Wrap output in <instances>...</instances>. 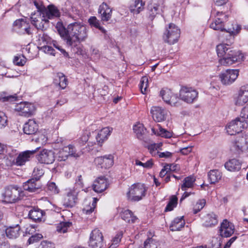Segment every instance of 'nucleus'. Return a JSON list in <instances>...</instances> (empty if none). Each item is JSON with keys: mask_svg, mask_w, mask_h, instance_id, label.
Listing matches in <instances>:
<instances>
[{"mask_svg": "<svg viewBox=\"0 0 248 248\" xmlns=\"http://www.w3.org/2000/svg\"><path fill=\"white\" fill-rule=\"evenodd\" d=\"M56 28L67 46L74 51L79 43L85 41L88 36L86 26L80 22L70 23L66 28L62 23L58 22Z\"/></svg>", "mask_w": 248, "mask_h": 248, "instance_id": "nucleus-1", "label": "nucleus"}, {"mask_svg": "<svg viewBox=\"0 0 248 248\" xmlns=\"http://www.w3.org/2000/svg\"><path fill=\"white\" fill-rule=\"evenodd\" d=\"M216 50L218 57L222 58L219 60V62L224 66L231 65L239 61L243 58L242 53L227 44H220L217 46Z\"/></svg>", "mask_w": 248, "mask_h": 248, "instance_id": "nucleus-2", "label": "nucleus"}, {"mask_svg": "<svg viewBox=\"0 0 248 248\" xmlns=\"http://www.w3.org/2000/svg\"><path fill=\"white\" fill-rule=\"evenodd\" d=\"M226 19L227 16L224 14L222 12H217L215 19L210 25V27L214 30L226 31L229 33L230 37L232 38V35H235L239 33L241 27L237 24H232V27L225 28L224 23Z\"/></svg>", "mask_w": 248, "mask_h": 248, "instance_id": "nucleus-3", "label": "nucleus"}, {"mask_svg": "<svg viewBox=\"0 0 248 248\" xmlns=\"http://www.w3.org/2000/svg\"><path fill=\"white\" fill-rule=\"evenodd\" d=\"M248 110L244 108L242 109L240 116L229 123L227 126V133L233 135L243 131L248 127Z\"/></svg>", "mask_w": 248, "mask_h": 248, "instance_id": "nucleus-4", "label": "nucleus"}, {"mask_svg": "<svg viewBox=\"0 0 248 248\" xmlns=\"http://www.w3.org/2000/svg\"><path fill=\"white\" fill-rule=\"evenodd\" d=\"M23 196L21 189L16 186H9L5 188L1 194L2 202L7 203H15L20 200Z\"/></svg>", "mask_w": 248, "mask_h": 248, "instance_id": "nucleus-5", "label": "nucleus"}, {"mask_svg": "<svg viewBox=\"0 0 248 248\" xmlns=\"http://www.w3.org/2000/svg\"><path fill=\"white\" fill-rule=\"evenodd\" d=\"M146 190L147 189L144 184H134L129 188L127 193V199L133 202L139 201L145 197Z\"/></svg>", "mask_w": 248, "mask_h": 248, "instance_id": "nucleus-6", "label": "nucleus"}, {"mask_svg": "<svg viewBox=\"0 0 248 248\" xmlns=\"http://www.w3.org/2000/svg\"><path fill=\"white\" fill-rule=\"evenodd\" d=\"M180 36L179 29L175 24L170 23L164 32L163 40L166 43L173 45L178 42Z\"/></svg>", "mask_w": 248, "mask_h": 248, "instance_id": "nucleus-7", "label": "nucleus"}, {"mask_svg": "<svg viewBox=\"0 0 248 248\" xmlns=\"http://www.w3.org/2000/svg\"><path fill=\"white\" fill-rule=\"evenodd\" d=\"M31 24L38 30H43L45 24L48 22L44 11H36L31 16Z\"/></svg>", "mask_w": 248, "mask_h": 248, "instance_id": "nucleus-8", "label": "nucleus"}, {"mask_svg": "<svg viewBox=\"0 0 248 248\" xmlns=\"http://www.w3.org/2000/svg\"><path fill=\"white\" fill-rule=\"evenodd\" d=\"M14 109L21 116L30 117L34 113L35 107L32 103L21 102L15 105Z\"/></svg>", "mask_w": 248, "mask_h": 248, "instance_id": "nucleus-9", "label": "nucleus"}, {"mask_svg": "<svg viewBox=\"0 0 248 248\" xmlns=\"http://www.w3.org/2000/svg\"><path fill=\"white\" fill-rule=\"evenodd\" d=\"M198 93L191 87H183L180 90V98L187 103H193L198 97Z\"/></svg>", "mask_w": 248, "mask_h": 248, "instance_id": "nucleus-10", "label": "nucleus"}, {"mask_svg": "<svg viewBox=\"0 0 248 248\" xmlns=\"http://www.w3.org/2000/svg\"><path fill=\"white\" fill-rule=\"evenodd\" d=\"M239 71L236 69H228L221 73L219 78L223 85H229L232 83L237 78Z\"/></svg>", "mask_w": 248, "mask_h": 248, "instance_id": "nucleus-11", "label": "nucleus"}, {"mask_svg": "<svg viewBox=\"0 0 248 248\" xmlns=\"http://www.w3.org/2000/svg\"><path fill=\"white\" fill-rule=\"evenodd\" d=\"M103 235L98 229L93 230L91 234L89 245L92 248H101L103 246Z\"/></svg>", "mask_w": 248, "mask_h": 248, "instance_id": "nucleus-12", "label": "nucleus"}, {"mask_svg": "<svg viewBox=\"0 0 248 248\" xmlns=\"http://www.w3.org/2000/svg\"><path fill=\"white\" fill-rule=\"evenodd\" d=\"M160 94L164 101L171 106H177L180 100V98L168 88L162 89L160 91Z\"/></svg>", "mask_w": 248, "mask_h": 248, "instance_id": "nucleus-13", "label": "nucleus"}, {"mask_svg": "<svg viewBox=\"0 0 248 248\" xmlns=\"http://www.w3.org/2000/svg\"><path fill=\"white\" fill-rule=\"evenodd\" d=\"M39 148V147H37L34 150H27L20 153L15 161H13L14 164L17 166L24 165L27 162L30 160L31 158L33 156V155Z\"/></svg>", "mask_w": 248, "mask_h": 248, "instance_id": "nucleus-14", "label": "nucleus"}, {"mask_svg": "<svg viewBox=\"0 0 248 248\" xmlns=\"http://www.w3.org/2000/svg\"><path fill=\"white\" fill-rule=\"evenodd\" d=\"M234 226L231 222L225 219L221 223L219 228V235L222 237H230L234 231Z\"/></svg>", "mask_w": 248, "mask_h": 248, "instance_id": "nucleus-15", "label": "nucleus"}, {"mask_svg": "<svg viewBox=\"0 0 248 248\" xmlns=\"http://www.w3.org/2000/svg\"><path fill=\"white\" fill-rule=\"evenodd\" d=\"M96 165L101 168L108 169L110 168L114 164V156L108 154L104 156H99L94 159Z\"/></svg>", "mask_w": 248, "mask_h": 248, "instance_id": "nucleus-16", "label": "nucleus"}, {"mask_svg": "<svg viewBox=\"0 0 248 248\" xmlns=\"http://www.w3.org/2000/svg\"><path fill=\"white\" fill-rule=\"evenodd\" d=\"M78 189L73 188L70 189L64 199V204L69 207L74 206L78 202V196L79 193Z\"/></svg>", "mask_w": 248, "mask_h": 248, "instance_id": "nucleus-17", "label": "nucleus"}, {"mask_svg": "<svg viewBox=\"0 0 248 248\" xmlns=\"http://www.w3.org/2000/svg\"><path fill=\"white\" fill-rule=\"evenodd\" d=\"M234 100L237 106H243L248 101V85L241 87Z\"/></svg>", "mask_w": 248, "mask_h": 248, "instance_id": "nucleus-18", "label": "nucleus"}, {"mask_svg": "<svg viewBox=\"0 0 248 248\" xmlns=\"http://www.w3.org/2000/svg\"><path fill=\"white\" fill-rule=\"evenodd\" d=\"M37 159L41 163L52 164L55 160L54 153L51 150L44 149L38 155Z\"/></svg>", "mask_w": 248, "mask_h": 248, "instance_id": "nucleus-19", "label": "nucleus"}, {"mask_svg": "<svg viewBox=\"0 0 248 248\" xmlns=\"http://www.w3.org/2000/svg\"><path fill=\"white\" fill-rule=\"evenodd\" d=\"M153 119L157 122L164 121L166 118L167 112L166 109L158 106H153L151 109Z\"/></svg>", "mask_w": 248, "mask_h": 248, "instance_id": "nucleus-20", "label": "nucleus"}, {"mask_svg": "<svg viewBox=\"0 0 248 248\" xmlns=\"http://www.w3.org/2000/svg\"><path fill=\"white\" fill-rule=\"evenodd\" d=\"M201 218L203 225L206 227H212L218 223V217L213 212L202 215Z\"/></svg>", "mask_w": 248, "mask_h": 248, "instance_id": "nucleus-21", "label": "nucleus"}, {"mask_svg": "<svg viewBox=\"0 0 248 248\" xmlns=\"http://www.w3.org/2000/svg\"><path fill=\"white\" fill-rule=\"evenodd\" d=\"M108 183L107 179L104 176L98 177L93 185V190L97 193H101L105 190L108 187Z\"/></svg>", "mask_w": 248, "mask_h": 248, "instance_id": "nucleus-22", "label": "nucleus"}, {"mask_svg": "<svg viewBox=\"0 0 248 248\" xmlns=\"http://www.w3.org/2000/svg\"><path fill=\"white\" fill-rule=\"evenodd\" d=\"M98 13L100 15L102 21H108L111 17L112 9L107 3L103 2L99 6Z\"/></svg>", "mask_w": 248, "mask_h": 248, "instance_id": "nucleus-23", "label": "nucleus"}, {"mask_svg": "<svg viewBox=\"0 0 248 248\" xmlns=\"http://www.w3.org/2000/svg\"><path fill=\"white\" fill-rule=\"evenodd\" d=\"M23 187L25 190L34 192L41 188V185L37 180L31 178L23 184Z\"/></svg>", "mask_w": 248, "mask_h": 248, "instance_id": "nucleus-24", "label": "nucleus"}, {"mask_svg": "<svg viewBox=\"0 0 248 248\" xmlns=\"http://www.w3.org/2000/svg\"><path fill=\"white\" fill-rule=\"evenodd\" d=\"M112 129L109 127H106L100 130L96 137L98 144L101 146L102 143L107 140L110 135Z\"/></svg>", "mask_w": 248, "mask_h": 248, "instance_id": "nucleus-25", "label": "nucleus"}, {"mask_svg": "<svg viewBox=\"0 0 248 248\" xmlns=\"http://www.w3.org/2000/svg\"><path fill=\"white\" fill-rule=\"evenodd\" d=\"M38 129V125L35 121L30 119L26 123L23 127L24 132L28 135L35 134Z\"/></svg>", "mask_w": 248, "mask_h": 248, "instance_id": "nucleus-26", "label": "nucleus"}, {"mask_svg": "<svg viewBox=\"0 0 248 248\" xmlns=\"http://www.w3.org/2000/svg\"><path fill=\"white\" fill-rule=\"evenodd\" d=\"M149 17L153 19L158 14H161L163 10L162 7L157 3H151L148 5Z\"/></svg>", "mask_w": 248, "mask_h": 248, "instance_id": "nucleus-27", "label": "nucleus"}, {"mask_svg": "<svg viewBox=\"0 0 248 248\" xmlns=\"http://www.w3.org/2000/svg\"><path fill=\"white\" fill-rule=\"evenodd\" d=\"M20 226L16 225L15 226H10L7 228L4 232L9 239H16L19 235Z\"/></svg>", "mask_w": 248, "mask_h": 248, "instance_id": "nucleus-28", "label": "nucleus"}, {"mask_svg": "<svg viewBox=\"0 0 248 248\" xmlns=\"http://www.w3.org/2000/svg\"><path fill=\"white\" fill-rule=\"evenodd\" d=\"M183 217H176L171 222L170 229L171 231H178L183 228L185 224Z\"/></svg>", "mask_w": 248, "mask_h": 248, "instance_id": "nucleus-29", "label": "nucleus"}, {"mask_svg": "<svg viewBox=\"0 0 248 248\" xmlns=\"http://www.w3.org/2000/svg\"><path fill=\"white\" fill-rule=\"evenodd\" d=\"M144 5L145 3L141 0H135L130 5L129 7L130 11L133 14H138L144 9Z\"/></svg>", "mask_w": 248, "mask_h": 248, "instance_id": "nucleus-30", "label": "nucleus"}, {"mask_svg": "<svg viewBox=\"0 0 248 248\" xmlns=\"http://www.w3.org/2000/svg\"><path fill=\"white\" fill-rule=\"evenodd\" d=\"M225 167L230 171H238L241 169V164L238 160L232 159L225 163Z\"/></svg>", "mask_w": 248, "mask_h": 248, "instance_id": "nucleus-31", "label": "nucleus"}, {"mask_svg": "<svg viewBox=\"0 0 248 248\" xmlns=\"http://www.w3.org/2000/svg\"><path fill=\"white\" fill-rule=\"evenodd\" d=\"M54 83L56 85H58L61 89H64L67 85V80L62 73H58L55 77Z\"/></svg>", "mask_w": 248, "mask_h": 248, "instance_id": "nucleus-32", "label": "nucleus"}, {"mask_svg": "<svg viewBox=\"0 0 248 248\" xmlns=\"http://www.w3.org/2000/svg\"><path fill=\"white\" fill-rule=\"evenodd\" d=\"M121 216L123 220L129 223H135L138 219L129 210H125L122 211L121 213Z\"/></svg>", "mask_w": 248, "mask_h": 248, "instance_id": "nucleus-33", "label": "nucleus"}, {"mask_svg": "<svg viewBox=\"0 0 248 248\" xmlns=\"http://www.w3.org/2000/svg\"><path fill=\"white\" fill-rule=\"evenodd\" d=\"M208 179L211 184L218 182L222 177V173L218 170H211L208 173Z\"/></svg>", "mask_w": 248, "mask_h": 248, "instance_id": "nucleus-34", "label": "nucleus"}, {"mask_svg": "<svg viewBox=\"0 0 248 248\" xmlns=\"http://www.w3.org/2000/svg\"><path fill=\"white\" fill-rule=\"evenodd\" d=\"M43 211L39 209H32L29 213L30 218L35 222L41 221L43 218Z\"/></svg>", "mask_w": 248, "mask_h": 248, "instance_id": "nucleus-35", "label": "nucleus"}, {"mask_svg": "<svg viewBox=\"0 0 248 248\" xmlns=\"http://www.w3.org/2000/svg\"><path fill=\"white\" fill-rule=\"evenodd\" d=\"M97 201V198H93L91 204V202H89L87 200L85 201L84 207L83 208V213L87 215L92 213L94 211V209L96 207Z\"/></svg>", "mask_w": 248, "mask_h": 248, "instance_id": "nucleus-36", "label": "nucleus"}, {"mask_svg": "<svg viewBox=\"0 0 248 248\" xmlns=\"http://www.w3.org/2000/svg\"><path fill=\"white\" fill-rule=\"evenodd\" d=\"M195 178L192 176L186 177L181 185V188L183 191H186L187 188H192L194 185Z\"/></svg>", "mask_w": 248, "mask_h": 248, "instance_id": "nucleus-37", "label": "nucleus"}, {"mask_svg": "<svg viewBox=\"0 0 248 248\" xmlns=\"http://www.w3.org/2000/svg\"><path fill=\"white\" fill-rule=\"evenodd\" d=\"M235 145L238 149L243 150L248 149V136H245L238 138Z\"/></svg>", "mask_w": 248, "mask_h": 248, "instance_id": "nucleus-38", "label": "nucleus"}, {"mask_svg": "<svg viewBox=\"0 0 248 248\" xmlns=\"http://www.w3.org/2000/svg\"><path fill=\"white\" fill-rule=\"evenodd\" d=\"M44 12L48 19H51L53 17H59L60 15L58 9L54 6H49L48 7V10L45 11Z\"/></svg>", "mask_w": 248, "mask_h": 248, "instance_id": "nucleus-39", "label": "nucleus"}, {"mask_svg": "<svg viewBox=\"0 0 248 248\" xmlns=\"http://www.w3.org/2000/svg\"><path fill=\"white\" fill-rule=\"evenodd\" d=\"M133 130L137 138L141 139L142 136L145 134L146 129L143 124L137 123L133 126Z\"/></svg>", "mask_w": 248, "mask_h": 248, "instance_id": "nucleus-40", "label": "nucleus"}, {"mask_svg": "<svg viewBox=\"0 0 248 248\" xmlns=\"http://www.w3.org/2000/svg\"><path fill=\"white\" fill-rule=\"evenodd\" d=\"M69 148L66 146H64L62 149H60L58 153V159L59 161H65L66 160L69 156Z\"/></svg>", "mask_w": 248, "mask_h": 248, "instance_id": "nucleus-41", "label": "nucleus"}, {"mask_svg": "<svg viewBox=\"0 0 248 248\" xmlns=\"http://www.w3.org/2000/svg\"><path fill=\"white\" fill-rule=\"evenodd\" d=\"M148 82V78L145 76L142 77L140 80V89L143 94H146L149 91Z\"/></svg>", "mask_w": 248, "mask_h": 248, "instance_id": "nucleus-42", "label": "nucleus"}, {"mask_svg": "<svg viewBox=\"0 0 248 248\" xmlns=\"http://www.w3.org/2000/svg\"><path fill=\"white\" fill-rule=\"evenodd\" d=\"M88 22L92 27L98 29L102 32L106 33V31L104 28L100 26L99 21L95 16H91L89 19Z\"/></svg>", "mask_w": 248, "mask_h": 248, "instance_id": "nucleus-43", "label": "nucleus"}, {"mask_svg": "<svg viewBox=\"0 0 248 248\" xmlns=\"http://www.w3.org/2000/svg\"><path fill=\"white\" fill-rule=\"evenodd\" d=\"M158 126L159 128L157 133L155 131V128H152V131L155 134H157V135L166 138H170L172 136L171 132L168 131L164 128H162L160 127V125H158Z\"/></svg>", "mask_w": 248, "mask_h": 248, "instance_id": "nucleus-44", "label": "nucleus"}, {"mask_svg": "<svg viewBox=\"0 0 248 248\" xmlns=\"http://www.w3.org/2000/svg\"><path fill=\"white\" fill-rule=\"evenodd\" d=\"M17 99V96L16 94L11 95H8L5 92L0 93V101L3 102H12L15 101Z\"/></svg>", "mask_w": 248, "mask_h": 248, "instance_id": "nucleus-45", "label": "nucleus"}, {"mask_svg": "<svg viewBox=\"0 0 248 248\" xmlns=\"http://www.w3.org/2000/svg\"><path fill=\"white\" fill-rule=\"evenodd\" d=\"M72 225L70 222H62L58 224L57 231L60 233H65L67 231L68 228Z\"/></svg>", "mask_w": 248, "mask_h": 248, "instance_id": "nucleus-46", "label": "nucleus"}, {"mask_svg": "<svg viewBox=\"0 0 248 248\" xmlns=\"http://www.w3.org/2000/svg\"><path fill=\"white\" fill-rule=\"evenodd\" d=\"M159 243L155 239L150 238L144 242V248H158Z\"/></svg>", "mask_w": 248, "mask_h": 248, "instance_id": "nucleus-47", "label": "nucleus"}, {"mask_svg": "<svg viewBox=\"0 0 248 248\" xmlns=\"http://www.w3.org/2000/svg\"><path fill=\"white\" fill-rule=\"evenodd\" d=\"M177 204V198L173 196L171 197L169 203L166 207L165 211H170L176 206Z\"/></svg>", "mask_w": 248, "mask_h": 248, "instance_id": "nucleus-48", "label": "nucleus"}, {"mask_svg": "<svg viewBox=\"0 0 248 248\" xmlns=\"http://www.w3.org/2000/svg\"><path fill=\"white\" fill-rule=\"evenodd\" d=\"M206 201L205 199L199 200L195 204L193 208V213L197 214L200 212L205 206Z\"/></svg>", "mask_w": 248, "mask_h": 248, "instance_id": "nucleus-49", "label": "nucleus"}, {"mask_svg": "<svg viewBox=\"0 0 248 248\" xmlns=\"http://www.w3.org/2000/svg\"><path fill=\"white\" fill-rule=\"evenodd\" d=\"M123 233L122 232H118L112 240V244L109 248H115L117 244L121 241Z\"/></svg>", "mask_w": 248, "mask_h": 248, "instance_id": "nucleus-50", "label": "nucleus"}, {"mask_svg": "<svg viewBox=\"0 0 248 248\" xmlns=\"http://www.w3.org/2000/svg\"><path fill=\"white\" fill-rule=\"evenodd\" d=\"M14 63L17 66H23L26 62V58L23 55H18L15 57Z\"/></svg>", "mask_w": 248, "mask_h": 248, "instance_id": "nucleus-51", "label": "nucleus"}, {"mask_svg": "<svg viewBox=\"0 0 248 248\" xmlns=\"http://www.w3.org/2000/svg\"><path fill=\"white\" fill-rule=\"evenodd\" d=\"M67 147L69 148L70 156L77 158L79 157L82 154L80 152H77L75 147L73 145L69 144L67 146Z\"/></svg>", "mask_w": 248, "mask_h": 248, "instance_id": "nucleus-52", "label": "nucleus"}, {"mask_svg": "<svg viewBox=\"0 0 248 248\" xmlns=\"http://www.w3.org/2000/svg\"><path fill=\"white\" fill-rule=\"evenodd\" d=\"M33 140H34L35 142H38L41 145H44L46 142L47 139L45 135L42 133H39L37 135V137L34 138Z\"/></svg>", "mask_w": 248, "mask_h": 248, "instance_id": "nucleus-53", "label": "nucleus"}, {"mask_svg": "<svg viewBox=\"0 0 248 248\" xmlns=\"http://www.w3.org/2000/svg\"><path fill=\"white\" fill-rule=\"evenodd\" d=\"M8 124L7 117L5 114L0 111V128L5 127Z\"/></svg>", "mask_w": 248, "mask_h": 248, "instance_id": "nucleus-54", "label": "nucleus"}, {"mask_svg": "<svg viewBox=\"0 0 248 248\" xmlns=\"http://www.w3.org/2000/svg\"><path fill=\"white\" fill-rule=\"evenodd\" d=\"M48 190L52 193L57 194L59 193V189L54 182H50L47 185Z\"/></svg>", "mask_w": 248, "mask_h": 248, "instance_id": "nucleus-55", "label": "nucleus"}, {"mask_svg": "<svg viewBox=\"0 0 248 248\" xmlns=\"http://www.w3.org/2000/svg\"><path fill=\"white\" fill-rule=\"evenodd\" d=\"M43 174V170L42 169H40L38 168H34L33 171V175L35 180L38 181Z\"/></svg>", "mask_w": 248, "mask_h": 248, "instance_id": "nucleus-56", "label": "nucleus"}, {"mask_svg": "<svg viewBox=\"0 0 248 248\" xmlns=\"http://www.w3.org/2000/svg\"><path fill=\"white\" fill-rule=\"evenodd\" d=\"M43 238V235L41 234H36L31 236L28 239V243L31 244L35 242L38 241L41 238Z\"/></svg>", "mask_w": 248, "mask_h": 248, "instance_id": "nucleus-57", "label": "nucleus"}, {"mask_svg": "<svg viewBox=\"0 0 248 248\" xmlns=\"http://www.w3.org/2000/svg\"><path fill=\"white\" fill-rule=\"evenodd\" d=\"M14 25L18 29H20L22 28L23 26L26 27V22L23 19H19L15 21Z\"/></svg>", "mask_w": 248, "mask_h": 248, "instance_id": "nucleus-58", "label": "nucleus"}, {"mask_svg": "<svg viewBox=\"0 0 248 248\" xmlns=\"http://www.w3.org/2000/svg\"><path fill=\"white\" fill-rule=\"evenodd\" d=\"M166 166L167 167V168H169V171L176 172L179 171L180 170V167L177 164H167Z\"/></svg>", "mask_w": 248, "mask_h": 248, "instance_id": "nucleus-59", "label": "nucleus"}, {"mask_svg": "<svg viewBox=\"0 0 248 248\" xmlns=\"http://www.w3.org/2000/svg\"><path fill=\"white\" fill-rule=\"evenodd\" d=\"M157 154L160 158H169L172 156V153L168 151L164 152H157Z\"/></svg>", "mask_w": 248, "mask_h": 248, "instance_id": "nucleus-60", "label": "nucleus"}, {"mask_svg": "<svg viewBox=\"0 0 248 248\" xmlns=\"http://www.w3.org/2000/svg\"><path fill=\"white\" fill-rule=\"evenodd\" d=\"M42 248H54V245L52 243L47 242V241H43L41 244Z\"/></svg>", "mask_w": 248, "mask_h": 248, "instance_id": "nucleus-61", "label": "nucleus"}, {"mask_svg": "<svg viewBox=\"0 0 248 248\" xmlns=\"http://www.w3.org/2000/svg\"><path fill=\"white\" fill-rule=\"evenodd\" d=\"M43 49L46 53H49L50 54H54L53 51L54 50L50 46H43Z\"/></svg>", "mask_w": 248, "mask_h": 248, "instance_id": "nucleus-62", "label": "nucleus"}, {"mask_svg": "<svg viewBox=\"0 0 248 248\" xmlns=\"http://www.w3.org/2000/svg\"><path fill=\"white\" fill-rule=\"evenodd\" d=\"M192 151L191 147H186L183 148L180 150V152L182 154L186 155L190 153Z\"/></svg>", "mask_w": 248, "mask_h": 248, "instance_id": "nucleus-63", "label": "nucleus"}, {"mask_svg": "<svg viewBox=\"0 0 248 248\" xmlns=\"http://www.w3.org/2000/svg\"><path fill=\"white\" fill-rule=\"evenodd\" d=\"M237 238V236H233L227 242L224 248H229L231 246L232 244L236 240Z\"/></svg>", "mask_w": 248, "mask_h": 248, "instance_id": "nucleus-64", "label": "nucleus"}]
</instances>
